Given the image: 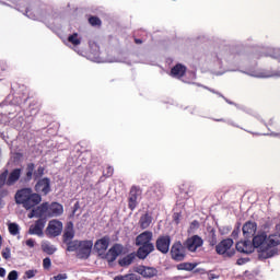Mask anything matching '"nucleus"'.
I'll return each mask as SVG.
<instances>
[{
    "instance_id": "1",
    "label": "nucleus",
    "mask_w": 280,
    "mask_h": 280,
    "mask_svg": "<svg viewBox=\"0 0 280 280\" xmlns=\"http://www.w3.org/2000/svg\"><path fill=\"white\" fill-rule=\"evenodd\" d=\"M136 246H140L137 250L138 259H145L150 253H154V244H152V232L145 231L136 237Z\"/></svg>"
},
{
    "instance_id": "2",
    "label": "nucleus",
    "mask_w": 280,
    "mask_h": 280,
    "mask_svg": "<svg viewBox=\"0 0 280 280\" xmlns=\"http://www.w3.org/2000/svg\"><path fill=\"white\" fill-rule=\"evenodd\" d=\"M253 246L254 248H259L260 259H270V257H275L277 255V248H269L268 235L264 232L253 237Z\"/></svg>"
},
{
    "instance_id": "3",
    "label": "nucleus",
    "mask_w": 280,
    "mask_h": 280,
    "mask_svg": "<svg viewBox=\"0 0 280 280\" xmlns=\"http://www.w3.org/2000/svg\"><path fill=\"white\" fill-rule=\"evenodd\" d=\"M233 238H224L215 246L217 255L231 259L235 256V248H233Z\"/></svg>"
},
{
    "instance_id": "4",
    "label": "nucleus",
    "mask_w": 280,
    "mask_h": 280,
    "mask_svg": "<svg viewBox=\"0 0 280 280\" xmlns=\"http://www.w3.org/2000/svg\"><path fill=\"white\" fill-rule=\"evenodd\" d=\"M187 257V247H185V243H180V241H176L173 243L171 247V259L174 261H184Z\"/></svg>"
},
{
    "instance_id": "5",
    "label": "nucleus",
    "mask_w": 280,
    "mask_h": 280,
    "mask_svg": "<svg viewBox=\"0 0 280 280\" xmlns=\"http://www.w3.org/2000/svg\"><path fill=\"white\" fill-rule=\"evenodd\" d=\"M205 241L199 235H192L184 242L186 250L189 253H196L198 248H202Z\"/></svg>"
},
{
    "instance_id": "6",
    "label": "nucleus",
    "mask_w": 280,
    "mask_h": 280,
    "mask_svg": "<svg viewBox=\"0 0 280 280\" xmlns=\"http://www.w3.org/2000/svg\"><path fill=\"white\" fill-rule=\"evenodd\" d=\"M171 244H172L171 235H161L158 237L155 242V247H156V250H159L163 255H167V253H170Z\"/></svg>"
},
{
    "instance_id": "7",
    "label": "nucleus",
    "mask_w": 280,
    "mask_h": 280,
    "mask_svg": "<svg viewBox=\"0 0 280 280\" xmlns=\"http://www.w3.org/2000/svg\"><path fill=\"white\" fill-rule=\"evenodd\" d=\"M43 202V197L38 192H34V190H31V194L28 197H26V200L23 203V208L26 209V211H30V209H34L37 205H40Z\"/></svg>"
},
{
    "instance_id": "8",
    "label": "nucleus",
    "mask_w": 280,
    "mask_h": 280,
    "mask_svg": "<svg viewBox=\"0 0 280 280\" xmlns=\"http://www.w3.org/2000/svg\"><path fill=\"white\" fill-rule=\"evenodd\" d=\"M91 250H93V241H81V245L77 252L78 259H89L91 257Z\"/></svg>"
},
{
    "instance_id": "9",
    "label": "nucleus",
    "mask_w": 280,
    "mask_h": 280,
    "mask_svg": "<svg viewBox=\"0 0 280 280\" xmlns=\"http://www.w3.org/2000/svg\"><path fill=\"white\" fill-rule=\"evenodd\" d=\"M35 191L42 196H47L51 191V179L49 177L38 179L35 184Z\"/></svg>"
},
{
    "instance_id": "10",
    "label": "nucleus",
    "mask_w": 280,
    "mask_h": 280,
    "mask_svg": "<svg viewBox=\"0 0 280 280\" xmlns=\"http://www.w3.org/2000/svg\"><path fill=\"white\" fill-rule=\"evenodd\" d=\"M62 233V222L58 220H51L46 229L47 237H58Z\"/></svg>"
},
{
    "instance_id": "11",
    "label": "nucleus",
    "mask_w": 280,
    "mask_h": 280,
    "mask_svg": "<svg viewBox=\"0 0 280 280\" xmlns=\"http://www.w3.org/2000/svg\"><path fill=\"white\" fill-rule=\"evenodd\" d=\"M139 196H141V188L137 186H132L129 191V197H128V207L130 211H135L137 209V206L139 202L137 200L139 199Z\"/></svg>"
},
{
    "instance_id": "12",
    "label": "nucleus",
    "mask_w": 280,
    "mask_h": 280,
    "mask_svg": "<svg viewBox=\"0 0 280 280\" xmlns=\"http://www.w3.org/2000/svg\"><path fill=\"white\" fill-rule=\"evenodd\" d=\"M135 272L141 275V277H143L144 279H153V277H156V275H159V270H156V268L143 265L136 267Z\"/></svg>"
},
{
    "instance_id": "13",
    "label": "nucleus",
    "mask_w": 280,
    "mask_h": 280,
    "mask_svg": "<svg viewBox=\"0 0 280 280\" xmlns=\"http://www.w3.org/2000/svg\"><path fill=\"white\" fill-rule=\"evenodd\" d=\"M108 246H110V237L103 236L102 238L95 242L94 249L100 256H102V255H106V250H108Z\"/></svg>"
},
{
    "instance_id": "14",
    "label": "nucleus",
    "mask_w": 280,
    "mask_h": 280,
    "mask_svg": "<svg viewBox=\"0 0 280 280\" xmlns=\"http://www.w3.org/2000/svg\"><path fill=\"white\" fill-rule=\"evenodd\" d=\"M124 250V246L120 244H115L113 247L108 249V252L105 254V259L108 261V264H113L121 255Z\"/></svg>"
},
{
    "instance_id": "15",
    "label": "nucleus",
    "mask_w": 280,
    "mask_h": 280,
    "mask_svg": "<svg viewBox=\"0 0 280 280\" xmlns=\"http://www.w3.org/2000/svg\"><path fill=\"white\" fill-rule=\"evenodd\" d=\"M46 221L45 219H38L35 221V224L31 225L28 229V235H37L43 237V231L45 229Z\"/></svg>"
},
{
    "instance_id": "16",
    "label": "nucleus",
    "mask_w": 280,
    "mask_h": 280,
    "mask_svg": "<svg viewBox=\"0 0 280 280\" xmlns=\"http://www.w3.org/2000/svg\"><path fill=\"white\" fill-rule=\"evenodd\" d=\"M65 213V207L59 202L48 203V218H59Z\"/></svg>"
},
{
    "instance_id": "17",
    "label": "nucleus",
    "mask_w": 280,
    "mask_h": 280,
    "mask_svg": "<svg viewBox=\"0 0 280 280\" xmlns=\"http://www.w3.org/2000/svg\"><path fill=\"white\" fill-rule=\"evenodd\" d=\"M73 237H75V230L73 229V222H68L63 235H62V242L63 244H67L68 242L73 241Z\"/></svg>"
},
{
    "instance_id": "18",
    "label": "nucleus",
    "mask_w": 280,
    "mask_h": 280,
    "mask_svg": "<svg viewBox=\"0 0 280 280\" xmlns=\"http://www.w3.org/2000/svg\"><path fill=\"white\" fill-rule=\"evenodd\" d=\"M30 194H32V188H22L15 192V202L16 205H24V202L27 200Z\"/></svg>"
},
{
    "instance_id": "19",
    "label": "nucleus",
    "mask_w": 280,
    "mask_h": 280,
    "mask_svg": "<svg viewBox=\"0 0 280 280\" xmlns=\"http://www.w3.org/2000/svg\"><path fill=\"white\" fill-rule=\"evenodd\" d=\"M21 168H14L12 172H10L7 176V187H12L13 185H16L21 178Z\"/></svg>"
},
{
    "instance_id": "20",
    "label": "nucleus",
    "mask_w": 280,
    "mask_h": 280,
    "mask_svg": "<svg viewBox=\"0 0 280 280\" xmlns=\"http://www.w3.org/2000/svg\"><path fill=\"white\" fill-rule=\"evenodd\" d=\"M255 233H257V223L253 222V221H247L243 225V235L245 237H253V235H255Z\"/></svg>"
},
{
    "instance_id": "21",
    "label": "nucleus",
    "mask_w": 280,
    "mask_h": 280,
    "mask_svg": "<svg viewBox=\"0 0 280 280\" xmlns=\"http://www.w3.org/2000/svg\"><path fill=\"white\" fill-rule=\"evenodd\" d=\"M185 73H187V68L182 63H177L171 69L172 78L180 79L185 75Z\"/></svg>"
},
{
    "instance_id": "22",
    "label": "nucleus",
    "mask_w": 280,
    "mask_h": 280,
    "mask_svg": "<svg viewBox=\"0 0 280 280\" xmlns=\"http://www.w3.org/2000/svg\"><path fill=\"white\" fill-rule=\"evenodd\" d=\"M235 248L238 253H244L245 255H249V253H253V245L249 241L236 243Z\"/></svg>"
},
{
    "instance_id": "23",
    "label": "nucleus",
    "mask_w": 280,
    "mask_h": 280,
    "mask_svg": "<svg viewBox=\"0 0 280 280\" xmlns=\"http://www.w3.org/2000/svg\"><path fill=\"white\" fill-rule=\"evenodd\" d=\"M36 218H49V202H43L35 208Z\"/></svg>"
},
{
    "instance_id": "24",
    "label": "nucleus",
    "mask_w": 280,
    "mask_h": 280,
    "mask_svg": "<svg viewBox=\"0 0 280 280\" xmlns=\"http://www.w3.org/2000/svg\"><path fill=\"white\" fill-rule=\"evenodd\" d=\"M135 259H137V254L131 253V254H128L127 256L120 258L118 260V264L121 268H128V266H130L132 264V261H135Z\"/></svg>"
},
{
    "instance_id": "25",
    "label": "nucleus",
    "mask_w": 280,
    "mask_h": 280,
    "mask_svg": "<svg viewBox=\"0 0 280 280\" xmlns=\"http://www.w3.org/2000/svg\"><path fill=\"white\" fill-rule=\"evenodd\" d=\"M150 224H152V215L150 213H144L140 217L139 225L140 229L145 230L149 229Z\"/></svg>"
},
{
    "instance_id": "26",
    "label": "nucleus",
    "mask_w": 280,
    "mask_h": 280,
    "mask_svg": "<svg viewBox=\"0 0 280 280\" xmlns=\"http://www.w3.org/2000/svg\"><path fill=\"white\" fill-rule=\"evenodd\" d=\"M36 164L34 163H28L26 165V174H25V180L26 183H30L34 178V173L36 172Z\"/></svg>"
},
{
    "instance_id": "27",
    "label": "nucleus",
    "mask_w": 280,
    "mask_h": 280,
    "mask_svg": "<svg viewBox=\"0 0 280 280\" xmlns=\"http://www.w3.org/2000/svg\"><path fill=\"white\" fill-rule=\"evenodd\" d=\"M65 244L67 245L68 253H75V250L78 253V250L80 249V246L82 244V241L75 240V241H70L68 243H65Z\"/></svg>"
},
{
    "instance_id": "28",
    "label": "nucleus",
    "mask_w": 280,
    "mask_h": 280,
    "mask_svg": "<svg viewBox=\"0 0 280 280\" xmlns=\"http://www.w3.org/2000/svg\"><path fill=\"white\" fill-rule=\"evenodd\" d=\"M267 240L269 248H275L280 244V234L276 232V234L269 235Z\"/></svg>"
},
{
    "instance_id": "29",
    "label": "nucleus",
    "mask_w": 280,
    "mask_h": 280,
    "mask_svg": "<svg viewBox=\"0 0 280 280\" xmlns=\"http://www.w3.org/2000/svg\"><path fill=\"white\" fill-rule=\"evenodd\" d=\"M114 280H141V276L137 273H126L116 276Z\"/></svg>"
},
{
    "instance_id": "30",
    "label": "nucleus",
    "mask_w": 280,
    "mask_h": 280,
    "mask_svg": "<svg viewBox=\"0 0 280 280\" xmlns=\"http://www.w3.org/2000/svg\"><path fill=\"white\" fill-rule=\"evenodd\" d=\"M196 264L194 262H182L179 265H177V270H187V271H191L196 268Z\"/></svg>"
},
{
    "instance_id": "31",
    "label": "nucleus",
    "mask_w": 280,
    "mask_h": 280,
    "mask_svg": "<svg viewBox=\"0 0 280 280\" xmlns=\"http://www.w3.org/2000/svg\"><path fill=\"white\" fill-rule=\"evenodd\" d=\"M10 174V171L5 168L1 174H0V189L5 187L8 185V175Z\"/></svg>"
},
{
    "instance_id": "32",
    "label": "nucleus",
    "mask_w": 280,
    "mask_h": 280,
    "mask_svg": "<svg viewBox=\"0 0 280 280\" xmlns=\"http://www.w3.org/2000/svg\"><path fill=\"white\" fill-rule=\"evenodd\" d=\"M208 242L210 246H215L218 244V235H215V231L213 229L209 232Z\"/></svg>"
},
{
    "instance_id": "33",
    "label": "nucleus",
    "mask_w": 280,
    "mask_h": 280,
    "mask_svg": "<svg viewBox=\"0 0 280 280\" xmlns=\"http://www.w3.org/2000/svg\"><path fill=\"white\" fill-rule=\"evenodd\" d=\"M10 235H19L21 233V228L16 223H9L8 224Z\"/></svg>"
},
{
    "instance_id": "34",
    "label": "nucleus",
    "mask_w": 280,
    "mask_h": 280,
    "mask_svg": "<svg viewBox=\"0 0 280 280\" xmlns=\"http://www.w3.org/2000/svg\"><path fill=\"white\" fill-rule=\"evenodd\" d=\"M89 23L92 27H102V20L95 15L89 18Z\"/></svg>"
},
{
    "instance_id": "35",
    "label": "nucleus",
    "mask_w": 280,
    "mask_h": 280,
    "mask_svg": "<svg viewBox=\"0 0 280 280\" xmlns=\"http://www.w3.org/2000/svg\"><path fill=\"white\" fill-rule=\"evenodd\" d=\"M68 42L71 43V45H74V47H78L82 40L78 37V33H73L72 35L68 36Z\"/></svg>"
},
{
    "instance_id": "36",
    "label": "nucleus",
    "mask_w": 280,
    "mask_h": 280,
    "mask_svg": "<svg viewBox=\"0 0 280 280\" xmlns=\"http://www.w3.org/2000/svg\"><path fill=\"white\" fill-rule=\"evenodd\" d=\"M43 176H45V166H38L33 174V178L34 180H38V178H43Z\"/></svg>"
},
{
    "instance_id": "37",
    "label": "nucleus",
    "mask_w": 280,
    "mask_h": 280,
    "mask_svg": "<svg viewBox=\"0 0 280 280\" xmlns=\"http://www.w3.org/2000/svg\"><path fill=\"white\" fill-rule=\"evenodd\" d=\"M42 250L47 255H54V253H56V247H54V245L50 244H43Z\"/></svg>"
},
{
    "instance_id": "38",
    "label": "nucleus",
    "mask_w": 280,
    "mask_h": 280,
    "mask_svg": "<svg viewBox=\"0 0 280 280\" xmlns=\"http://www.w3.org/2000/svg\"><path fill=\"white\" fill-rule=\"evenodd\" d=\"M43 267L45 270H49L51 268V259L49 257L44 258Z\"/></svg>"
},
{
    "instance_id": "39",
    "label": "nucleus",
    "mask_w": 280,
    "mask_h": 280,
    "mask_svg": "<svg viewBox=\"0 0 280 280\" xmlns=\"http://www.w3.org/2000/svg\"><path fill=\"white\" fill-rule=\"evenodd\" d=\"M3 259H10L11 250L10 247H5L1 253Z\"/></svg>"
},
{
    "instance_id": "40",
    "label": "nucleus",
    "mask_w": 280,
    "mask_h": 280,
    "mask_svg": "<svg viewBox=\"0 0 280 280\" xmlns=\"http://www.w3.org/2000/svg\"><path fill=\"white\" fill-rule=\"evenodd\" d=\"M19 279V272L16 270H12L9 275H8V280H16Z\"/></svg>"
},
{
    "instance_id": "41",
    "label": "nucleus",
    "mask_w": 280,
    "mask_h": 280,
    "mask_svg": "<svg viewBox=\"0 0 280 280\" xmlns=\"http://www.w3.org/2000/svg\"><path fill=\"white\" fill-rule=\"evenodd\" d=\"M36 270H27L25 271L26 279H34L36 277Z\"/></svg>"
},
{
    "instance_id": "42",
    "label": "nucleus",
    "mask_w": 280,
    "mask_h": 280,
    "mask_svg": "<svg viewBox=\"0 0 280 280\" xmlns=\"http://www.w3.org/2000/svg\"><path fill=\"white\" fill-rule=\"evenodd\" d=\"M115 170L112 166H107L106 167V173H104V176H106V178H110V176H113Z\"/></svg>"
},
{
    "instance_id": "43",
    "label": "nucleus",
    "mask_w": 280,
    "mask_h": 280,
    "mask_svg": "<svg viewBox=\"0 0 280 280\" xmlns=\"http://www.w3.org/2000/svg\"><path fill=\"white\" fill-rule=\"evenodd\" d=\"M26 246H28V248H34V246H36V241H34V238H28L25 242Z\"/></svg>"
},
{
    "instance_id": "44",
    "label": "nucleus",
    "mask_w": 280,
    "mask_h": 280,
    "mask_svg": "<svg viewBox=\"0 0 280 280\" xmlns=\"http://www.w3.org/2000/svg\"><path fill=\"white\" fill-rule=\"evenodd\" d=\"M54 280H67V273H58L54 276Z\"/></svg>"
},
{
    "instance_id": "45",
    "label": "nucleus",
    "mask_w": 280,
    "mask_h": 280,
    "mask_svg": "<svg viewBox=\"0 0 280 280\" xmlns=\"http://www.w3.org/2000/svg\"><path fill=\"white\" fill-rule=\"evenodd\" d=\"M173 220L176 224H180V213H174Z\"/></svg>"
},
{
    "instance_id": "46",
    "label": "nucleus",
    "mask_w": 280,
    "mask_h": 280,
    "mask_svg": "<svg viewBox=\"0 0 280 280\" xmlns=\"http://www.w3.org/2000/svg\"><path fill=\"white\" fill-rule=\"evenodd\" d=\"M190 229H200V222H198V220H194L190 223Z\"/></svg>"
},
{
    "instance_id": "47",
    "label": "nucleus",
    "mask_w": 280,
    "mask_h": 280,
    "mask_svg": "<svg viewBox=\"0 0 280 280\" xmlns=\"http://www.w3.org/2000/svg\"><path fill=\"white\" fill-rule=\"evenodd\" d=\"M8 63L5 61H0V71H7Z\"/></svg>"
},
{
    "instance_id": "48",
    "label": "nucleus",
    "mask_w": 280,
    "mask_h": 280,
    "mask_svg": "<svg viewBox=\"0 0 280 280\" xmlns=\"http://www.w3.org/2000/svg\"><path fill=\"white\" fill-rule=\"evenodd\" d=\"M246 261H248L246 258H238L236 260L237 266H244V264H246Z\"/></svg>"
},
{
    "instance_id": "49",
    "label": "nucleus",
    "mask_w": 280,
    "mask_h": 280,
    "mask_svg": "<svg viewBox=\"0 0 280 280\" xmlns=\"http://www.w3.org/2000/svg\"><path fill=\"white\" fill-rule=\"evenodd\" d=\"M5 196H8V190L7 189L0 190V199L3 200V198H5Z\"/></svg>"
},
{
    "instance_id": "50",
    "label": "nucleus",
    "mask_w": 280,
    "mask_h": 280,
    "mask_svg": "<svg viewBox=\"0 0 280 280\" xmlns=\"http://www.w3.org/2000/svg\"><path fill=\"white\" fill-rule=\"evenodd\" d=\"M208 279H209V280L220 279V276H218V275H215V273H208Z\"/></svg>"
},
{
    "instance_id": "51",
    "label": "nucleus",
    "mask_w": 280,
    "mask_h": 280,
    "mask_svg": "<svg viewBox=\"0 0 280 280\" xmlns=\"http://www.w3.org/2000/svg\"><path fill=\"white\" fill-rule=\"evenodd\" d=\"M30 219L36 218V208H34L27 215Z\"/></svg>"
},
{
    "instance_id": "52",
    "label": "nucleus",
    "mask_w": 280,
    "mask_h": 280,
    "mask_svg": "<svg viewBox=\"0 0 280 280\" xmlns=\"http://www.w3.org/2000/svg\"><path fill=\"white\" fill-rule=\"evenodd\" d=\"M240 235V229L233 230L232 237H237Z\"/></svg>"
},
{
    "instance_id": "53",
    "label": "nucleus",
    "mask_w": 280,
    "mask_h": 280,
    "mask_svg": "<svg viewBox=\"0 0 280 280\" xmlns=\"http://www.w3.org/2000/svg\"><path fill=\"white\" fill-rule=\"evenodd\" d=\"M0 277H5V269L0 267Z\"/></svg>"
},
{
    "instance_id": "54",
    "label": "nucleus",
    "mask_w": 280,
    "mask_h": 280,
    "mask_svg": "<svg viewBox=\"0 0 280 280\" xmlns=\"http://www.w3.org/2000/svg\"><path fill=\"white\" fill-rule=\"evenodd\" d=\"M135 43H136V45H142L143 40L139 39V38H135Z\"/></svg>"
},
{
    "instance_id": "55",
    "label": "nucleus",
    "mask_w": 280,
    "mask_h": 280,
    "mask_svg": "<svg viewBox=\"0 0 280 280\" xmlns=\"http://www.w3.org/2000/svg\"><path fill=\"white\" fill-rule=\"evenodd\" d=\"M276 232L280 235V223L276 225Z\"/></svg>"
},
{
    "instance_id": "56",
    "label": "nucleus",
    "mask_w": 280,
    "mask_h": 280,
    "mask_svg": "<svg viewBox=\"0 0 280 280\" xmlns=\"http://www.w3.org/2000/svg\"><path fill=\"white\" fill-rule=\"evenodd\" d=\"M0 209H3V199L0 198Z\"/></svg>"
},
{
    "instance_id": "57",
    "label": "nucleus",
    "mask_w": 280,
    "mask_h": 280,
    "mask_svg": "<svg viewBox=\"0 0 280 280\" xmlns=\"http://www.w3.org/2000/svg\"><path fill=\"white\" fill-rule=\"evenodd\" d=\"M25 12H26V15L30 14V8H26Z\"/></svg>"
},
{
    "instance_id": "58",
    "label": "nucleus",
    "mask_w": 280,
    "mask_h": 280,
    "mask_svg": "<svg viewBox=\"0 0 280 280\" xmlns=\"http://www.w3.org/2000/svg\"><path fill=\"white\" fill-rule=\"evenodd\" d=\"M78 206H79V203L77 202V203L74 205V208L78 209Z\"/></svg>"
},
{
    "instance_id": "59",
    "label": "nucleus",
    "mask_w": 280,
    "mask_h": 280,
    "mask_svg": "<svg viewBox=\"0 0 280 280\" xmlns=\"http://www.w3.org/2000/svg\"><path fill=\"white\" fill-rule=\"evenodd\" d=\"M217 121H224V119H222V118L221 119H217Z\"/></svg>"
}]
</instances>
